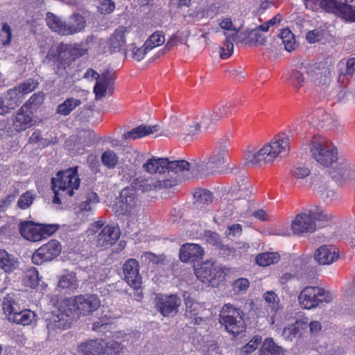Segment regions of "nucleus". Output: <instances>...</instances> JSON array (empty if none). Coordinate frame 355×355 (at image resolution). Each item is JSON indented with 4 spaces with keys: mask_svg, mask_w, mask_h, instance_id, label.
Masks as SVG:
<instances>
[{
    "mask_svg": "<svg viewBox=\"0 0 355 355\" xmlns=\"http://www.w3.org/2000/svg\"><path fill=\"white\" fill-rule=\"evenodd\" d=\"M231 141L227 136L218 138L211 153L203 160L192 159L189 162L188 171L191 176L199 178L209 175L213 169L226 164L230 157Z\"/></svg>",
    "mask_w": 355,
    "mask_h": 355,
    "instance_id": "1",
    "label": "nucleus"
},
{
    "mask_svg": "<svg viewBox=\"0 0 355 355\" xmlns=\"http://www.w3.org/2000/svg\"><path fill=\"white\" fill-rule=\"evenodd\" d=\"M288 141L286 134L280 133L257 152L248 151L245 155V159L247 164L252 165L271 163L275 158L288 155L290 150Z\"/></svg>",
    "mask_w": 355,
    "mask_h": 355,
    "instance_id": "2",
    "label": "nucleus"
},
{
    "mask_svg": "<svg viewBox=\"0 0 355 355\" xmlns=\"http://www.w3.org/2000/svg\"><path fill=\"white\" fill-rule=\"evenodd\" d=\"M80 182L77 167L58 171L56 177L51 179L52 189L54 193L53 202L61 204L62 200L72 197L75 191L78 189Z\"/></svg>",
    "mask_w": 355,
    "mask_h": 355,
    "instance_id": "3",
    "label": "nucleus"
},
{
    "mask_svg": "<svg viewBox=\"0 0 355 355\" xmlns=\"http://www.w3.org/2000/svg\"><path fill=\"white\" fill-rule=\"evenodd\" d=\"M218 121L212 110L205 111L194 117L187 119L175 133L186 142L193 141L202 130H207Z\"/></svg>",
    "mask_w": 355,
    "mask_h": 355,
    "instance_id": "4",
    "label": "nucleus"
},
{
    "mask_svg": "<svg viewBox=\"0 0 355 355\" xmlns=\"http://www.w3.org/2000/svg\"><path fill=\"white\" fill-rule=\"evenodd\" d=\"M87 236L98 248L107 249L120 237L119 228L114 225H105L102 220L92 223L87 231Z\"/></svg>",
    "mask_w": 355,
    "mask_h": 355,
    "instance_id": "5",
    "label": "nucleus"
},
{
    "mask_svg": "<svg viewBox=\"0 0 355 355\" xmlns=\"http://www.w3.org/2000/svg\"><path fill=\"white\" fill-rule=\"evenodd\" d=\"M68 309L73 318L81 315H87L96 311L101 306L99 297L94 294L79 295L66 298L61 304Z\"/></svg>",
    "mask_w": 355,
    "mask_h": 355,
    "instance_id": "6",
    "label": "nucleus"
},
{
    "mask_svg": "<svg viewBox=\"0 0 355 355\" xmlns=\"http://www.w3.org/2000/svg\"><path fill=\"white\" fill-rule=\"evenodd\" d=\"M329 216L322 209L313 207L295 216L291 227L294 234L313 232L316 230L315 220L326 221Z\"/></svg>",
    "mask_w": 355,
    "mask_h": 355,
    "instance_id": "7",
    "label": "nucleus"
},
{
    "mask_svg": "<svg viewBox=\"0 0 355 355\" xmlns=\"http://www.w3.org/2000/svg\"><path fill=\"white\" fill-rule=\"evenodd\" d=\"M46 23L50 29L61 35H71L81 32L85 27V18L79 14H73L67 22L58 16L48 13Z\"/></svg>",
    "mask_w": 355,
    "mask_h": 355,
    "instance_id": "8",
    "label": "nucleus"
},
{
    "mask_svg": "<svg viewBox=\"0 0 355 355\" xmlns=\"http://www.w3.org/2000/svg\"><path fill=\"white\" fill-rule=\"evenodd\" d=\"M219 322L225 329L233 336L245 331V322L243 318V311L230 304H225L220 312Z\"/></svg>",
    "mask_w": 355,
    "mask_h": 355,
    "instance_id": "9",
    "label": "nucleus"
},
{
    "mask_svg": "<svg viewBox=\"0 0 355 355\" xmlns=\"http://www.w3.org/2000/svg\"><path fill=\"white\" fill-rule=\"evenodd\" d=\"M310 150L317 162L329 166L337 160V150L331 142L320 136H314L311 141Z\"/></svg>",
    "mask_w": 355,
    "mask_h": 355,
    "instance_id": "10",
    "label": "nucleus"
},
{
    "mask_svg": "<svg viewBox=\"0 0 355 355\" xmlns=\"http://www.w3.org/2000/svg\"><path fill=\"white\" fill-rule=\"evenodd\" d=\"M189 162L185 160L169 161L167 158L153 157L143 164V168L149 173H172L178 175L188 171Z\"/></svg>",
    "mask_w": 355,
    "mask_h": 355,
    "instance_id": "11",
    "label": "nucleus"
},
{
    "mask_svg": "<svg viewBox=\"0 0 355 355\" xmlns=\"http://www.w3.org/2000/svg\"><path fill=\"white\" fill-rule=\"evenodd\" d=\"M123 349L121 343L109 340H91L81 343L78 352L83 355H119Z\"/></svg>",
    "mask_w": 355,
    "mask_h": 355,
    "instance_id": "12",
    "label": "nucleus"
},
{
    "mask_svg": "<svg viewBox=\"0 0 355 355\" xmlns=\"http://www.w3.org/2000/svg\"><path fill=\"white\" fill-rule=\"evenodd\" d=\"M56 224L35 223L32 221H24L19 225L21 235L28 241H38L52 235L58 230Z\"/></svg>",
    "mask_w": 355,
    "mask_h": 355,
    "instance_id": "13",
    "label": "nucleus"
},
{
    "mask_svg": "<svg viewBox=\"0 0 355 355\" xmlns=\"http://www.w3.org/2000/svg\"><path fill=\"white\" fill-rule=\"evenodd\" d=\"M194 270L200 281L212 286L218 285L225 277V268L215 261H206L195 268Z\"/></svg>",
    "mask_w": 355,
    "mask_h": 355,
    "instance_id": "14",
    "label": "nucleus"
},
{
    "mask_svg": "<svg viewBox=\"0 0 355 355\" xmlns=\"http://www.w3.org/2000/svg\"><path fill=\"white\" fill-rule=\"evenodd\" d=\"M331 299V295L329 292L318 286H306L298 296L301 306L306 309L315 308L320 302H328Z\"/></svg>",
    "mask_w": 355,
    "mask_h": 355,
    "instance_id": "15",
    "label": "nucleus"
},
{
    "mask_svg": "<svg viewBox=\"0 0 355 355\" xmlns=\"http://www.w3.org/2000/svg\"><path fill=\"white\" fill-rule=\"evenodd\" d=\"M178 182V180L172 178L171 180H158L151 176L146 175H140L136 177L131 183V187L135 191H140L142 193H146L153 191H157L162 189L173 187Z\"/></svg>",
    "mask_w": 355,
    "mask_h": 355,
    "instance_id": "16",
    "label": "nucleus"
},
{
    "mask_svg": "<svg viewBox=\"0 0 355 355\" xmlns=\"http://www.w3.org/2000/svg\"><path fill=\"white\" fill-rule=\"evenodd\" d=\"M317 66L311 62H303L284 74V80L295 88L301 87L306 80L304 73L311 79Z\"/></svg>",
    "mask_w": 355,
    "mask_h": 355,
    "instance_id": "17",
    "label": "nucleus"
},
{
    "mask_svg": "<svg viewBox=\"0 0 355 355\" xmlns=\"http://www.w3.org/2000/svg\"><path fill=\"white\" fill-rule=\"evenodd\" d=\"M73 320L68 309L64 306L61 309L55 311L46 318V327L49 334H58L69 328Z\"/></svg>",
    "mask_w": 355,
    "mask_h": 355,
    "instance_id": "18",
    "label": "nucleus"
},
{
    "mask_svg": "<svg viewBox=\"0 0 355 355\" xmlns=\"http://www.w3.org/2000/svg\"><path fill=\"white\" fill-rule=\"evenodd\" d=\"M62 250L59 241L52 239L39 248L32 255L33 263L40 265L50 261L57 257Z\"/></svg>",
    "mask_w": 355,
    "mask_h": 355,
    "instance_id": "19",
    "label": "nucleus"
},
{
    "mask_svg": "<svg viewBox=\"0 0 355 355\" xmlns=\"http://www.w3.org/2000/svg\"><path fill=\"white\" fill-rule=\"evenodd\" d=\"M124 279L135 290H139L142 284V277L139 272V264L135 259H129L123 266Z\"/></svg>",
    "mask_w": 355,
    "mask_h": 355,
    "instance_id": "20",
    "label": "nucleus"
},
{
    "mask_svg": "<svg viewBox=\"0 0 355 355\" xmlns=\"http://www.w3.org/2000/svg\"><path fill=\"white\" fill-rule=\"evenodd\" d=\"M122 213L130 216H135L137 213L139 201L136 191L132 187L124 188L119 197Z\"/></svg>",
    "mask_w": 355,
    "mask_h": 355,
    "instance_id": "21",
    "label": "nucleus"
},
{
    "mask_svg": "<svg viewBox=\"0 0 355 355\" xmlns=\"http://www.w3.org/2000/svg\"><path fill=\"white\" fill-rule=\"evenodd\" d=\"M99 198L96 193L91 191L85 192L81 196L80 202L75 207L76 214L81 219L87 218L93 214Z\"/></svg>",
    "mask_w": 355,
    "mask_h": 355,
    "instance_id": "22",
    "label": "nucleus"
},
{
    "mask_svg": "<svg viewBox=\"0 0 355 355\" xmlns=\"http://www.w3.org/2000/svg\"><path fill=\"white\" fill-rule=\"evenodd\" d=\"M58 59L70 64L75 59L84 55L86 49L76 44H60L58 47Z\"/></svg>",
    "mask_w": 355,
    "mask_h": 355,
    "instance_id": "23",
    "label": "nucleus"
},
{
    "mask_svg": "<svg viewBox=\"0 0 355 355\" xmlns=\"http://www.w3.org/2000/svg\"><path fill=\"white\" fill-rule=\"evenodd\" d=\"M33 125L30 107L25 103L17 111L12 119V128L17 132L26 130Z\"/></svg>",
    "mask_w": 355,
    "mask_h": 355,
    "instance_id": "24",
    "label": "nucleus"
},
{
    "mask_svg": "<svg viewBox=\"0 0 355 355\" xmlns=\"http://www.w3.org/2000/svg\"><path fill=\"white\" fill-rule=\"evenodd\" d=\"M333 5H329L330 11L342 18L355 21V7L349 3L354 0H330Z\"/></svg>",
    "mask_w": 355,
    "mask_h": 355,
    "instance_id": "25",
    "label": "nucleus"
},
{
    "mask_svg": "<svg viewBox=\"0 0 355 355\" xmlns=\"http://www.w3.org/2000/svg\"><path fill=\"white\" fill-rule=\"evenodd\" d=\"M180 304V298L175 295H162L158 298L156 306L164 316H169L177 313Z\"/></svg>",
    "mask_w": 355,
    "mask_h": 355,
    "instance_id": "26",
    "label": "nucleus"
},
{
    "mask_svg": "<svg viewBox=\"0 0 355 355\" xmlns=\"http://www.w3.org/2000/svg\"><path fill=\"white\" fill-rule=\"evenodd\" d=\"M132 29L130 26H120L116 29L110 38V48L114 51H119L126 40L134 35Z\"/></svg>",
    "mask_w": 355,
    "mask_h": 355,
    "instance_id": "27",
    "label": "nucleus"
},
{
    "mask_svg": "<svg viewBox=\"0 0 355 355\" xmlns=\"http://www.w3.org/2000/svg\"><path fill=\"white\" fill-rule=\"evenodd\" d=\"M317 66V69L313 72L311 80L315 84L323 88L327 87L332 78L333 70L330 66H326L323 63H314Z\"/></svg>",
    "mask_w": 355,
    "mask_h": 355,
    "instance_id": "28",
    "label": "nucleus"
},
{
    "mask_svg": "<svg viewBox=\"0 0 355 355\" xmlns=\"http://www.w3.org/2000/svg\"><path fill=\"white\" fill-rule=\"evenodd\" d=\"M329 119H330L329 114L326 113L323 110L318 109L308 115L306 119L302 121V124H300L298 127H297V129L302 132L306 130L307 126L316 127L321 123H324L322 126H324L326 124L329 125Z\"/></svg>",
    "mask_w": 355,
    "mask_h": 355,
    "instance_id": "29",
    "label": "nucleus"
},
{
    "mask_svg": "<svg viewBox=\"0 0 355 355\" xmlns=\"http://www.w3.org/2000/svg\"><path fill=\"white\" fill-rule=\"evenodd\" d=\"M186 311L185 316L191 319L194 324H201L205 321V318L202 316V311H204L203 305L190 297H185Z\"/></svg>",
    "mask_w": 355,
    "mask_h": 355,
    "instance_id": "30",
    "label": "nucleus"
},
{
    "mask_svg": "<svg viewBox=\"0 0 355 355\" xmlns=\"http://www.w3.org/2000/svg\"><path fill=\"white\" fill-rule=\"evenodd\" d=\"M113 84L114 78L112 74L107 71L101 73V77L97 79L94 87L96 99H101L107 92H110L112 89Z\"/></svg>",
    "mask_w": 355,
    "mask_h": 355,
    "instance_id": "31",
    "label": "nucleus"
},
{
    "mask_svg": "<svg viewBox=\"0 0 355 355\" xmlns=\"http://www.w3.org/2000/svg\"><path fill=\"white\" fill-rule=\"evenodd\" d=\"M338 257V251L335 246H320L314 254V258L320 264L328 265L332 263Z\"/></svg>",
    "mask_w": 355,
    "mask_h": 355,
    "instance_id": "32",
    "label": "nucleus"
},
{
    "mask_svg": "<svg viewBox=\"0 0 355 355\" xmlns=\"http://www.w3.org/2000/svg\"><path fill=\"white\" fill-rule=\"evenodd\" d=\"M354 166L348 160H342L337 164L334 178L340 184L346 182L354 176Z\"/></svg>",
    "mask_w": 355,
    "mask_h": 355,
    "instance_id": "33",
    "label": "nucleus"
},
{
    "mask_svg": "<svg viewBox=\"0 0 355 355\" xmlns=\"http://www.w3.org/2000/svg\"><path fill=\"white\" fill-rule=\"evenodd\" d=\"M203 255L202 248L198 244L186 243L180 249L179 257L182 261H194Z\"/></svg>",
    "mask_w": 355,
    "mask_h": 355,
    "instance_id": "34",
    "label": "nucleus"
},
{
    "mask_svg": "<svg viewBox=\"0 0 355 355\" xmlns=\"http://www.w3.org/2000/svg\"><path fill=\"white\" fill-rule=\"evenodd\" d=\"M21 102L17 93L14 90L9 89L0 97V114L5 115L17 107Z\"/></svg>",
    "mask_w": 355,
    "mask_h": 355,
    "instance_id": "35",
    "label": "nucleus"
},
{
    "mask_svg": "<svg viewBox=\"0 0 355 355\" xmlns=\"http://www.w3.org/2000/svg\"><path fill=\"white\" fill-rule=\"evenodd\" d=\"M159 130V126L141 125L132 128L130 131L123 133V138L128 140H136L146 136L157 132Z\"/></svg>",
    "mask_w": 355,
    "mask_h": 355,
    "instance_id": "36",
    "label": "nucleus"
},
{
    "mask_svg": "<svg viewBox=\"0 0 355 355\" xmlns=\"http://www.w3.org/2000/svg\"><path fill=\"white\" fill-rule=\"evenodd\" d=\"M78 287V282L74 272H67L62 275L58 282V289L64 293L73 292Z\"/></svg>",
    "mask_w": 355,
    "mask_h": 355,
    "instance_id": "37",
    "label": "nucleus"
},
{
    "mask_svg": "<svg viewBox=\"0 0 355 355\" xmlns=\"http://www.w3.org/2000/svg\"><path fill=\"white\" fill-rule=\"evenodd\" d=\"M19 266L17 258L5 250H0V268L5 272L10 273Z\"/></svg>",
    "mask_w": 355,
    "mask_h": 355,
    "instance_id": "38",
    "label": "nucleus"
},
{
    "mask_svg": "<svg viewBox=\"0 0 355 355\" xmlns=\"http://www.w3.org/2000/svg\"><path fill=\"white\" fill-rule=\"evenodd\" d=\"M2 307L8 320H10L11 318L14 317L23 309V307H21L19 300L10 295L3 298Z\"/></svg>",
    "mask_w": 355,
    "mask_h": 355,
    "instance_id": "39",
    "label": "nucleus"
},
{
    "mask_svg": "<svg viewBox=\"0 0 355 355\" xmlns=\"http://www.w3.org/2000/svg\"><path fill=\"white\" fill-rule=\"evenodd\" d=\"M263 298L268 304V316L270 318L269 322L273 324L275 323L274 317L279 309L278 296L273 291H268L264 294Z\"/></svg>",
    "mask_w": 355,
    "mask_h": 355,
    "instance_id": "40",
    "label": "nucleus"
},
{
    "mask_svg": "<svg viewBox=\"0 0 355 355\" xmlns=\"http://www.w3.org/2000/svg\"><path fill=\"white\" fill-rule=\"evenodd\" d=\"M35 317L34 311L23 308L14 317L11 318L10 321L26 326L31 324L35 320Z\"/></svg>",
    "mask_w": 355,
    "mask_h": 355,
    "instance_id": "41",
    "label": "nucleus"
},
{
    "mask_svg": "<svg viewBox=\"0 0 355 355\" xmlns=\"http://www.w3.org/2000/svg\"><path fill=\"white\" fill-rule=\"evenodd\" d=\"M259 355H284V350L272 338H268L263 341L259 349Z\"/></svg>",
    "mask_w": 355,
    "mask_h": 355,
    "instance_id": "42",
    "label": "nucleus"
},
{
    "mask_svg": "<svg viewBox=\"0 0 355 355\" xmlns=\"http://www.w3.org/2000/svg\"><path fill=\"white\" fill-rule=\"evenodd\" d=\"M38 83L33 79L29 78L24 81L19 85L10 89L17 93V96L19 97V101L21 103L24 96L33 92L37 86Z\"/></svg>",
    "mask_w": 355,
    "mask_h": 355,
    "instance_id": "43",
    "label": "nucleus"
},
{
    "mask_svg": "<svg viewBox=\"0 0 355 355\" xmlns=\"http://www.w3.org/2000/svg\"><path fill=\"white\" fill-rule=\"evenodd\" d=\"M212 111L218 121L223 118L229 117L235 112V103L232 102L222 103L217 105Z\"/></svg>",
    "mask_w": 355,
    "mask_h": 355,
    "instance_id": "44",
    "label": "nucleus"
},
{
    "mask_svg": "<svg viewBox=\"0 0 355 355\" xmlns=\"http://www.w3.org/2000/svg\"><path fill=\"white\" fill-rule=\"evenodd\" d=\"M80 104L81 101L80 99L72 97L68 98L58 105L56 112L60 115L67 116Z\"/></svg>",
    "mask_w": 355,
    "mask_h": 355,
    "instance_id": "45",
    "label": "nucleus"
},
{
    "mask_svg": "<svg viewBox=\"0 0 355 355\" xmlns=\"http://www.w3.org/2000/svg\"><path fill=\"white\" fill-rule=\"evenodd\" d=\"M279 37L282 40V43L284 46V49L291 52L295 49V37L294 34L288 28L282 29Z\"/></svg>",
    "mask_w": 355,
    "mask_h": 355,
    "instance_id": "46",
    "label": "nucleus"
},
{
    "mask_svg": "<svg viewBox=\"0 0 355 355\" xmlns=\"http://www.w3.org/2000/svg\"><path fill=\"white\" fill-rule=\"evenodd\" d=\"M306 8L312 11H318L322 9L326 12H331L329 5H333L330 0H304Z\"/></svg>",
    "mask_w": 355,
    "mask_h": 355,
    "instance_id": "47",
    "label": "nucleus"
},
{
    "mask_svg": "<svg viewBox=\"0 0 355 355\" xmlns=\"http://www.w3.org/2000/svg\"><path fill=\"white\" fill-rule=\"evenodd\" d=\"M236 37V33L226 35L225 40L223 43V45L220 46V58L222 59H227L232 54L234 51L233 42L235 40Z\"/></svg>",
    "mask_w": 355,
    "mask_h": 355,
    "instance_id": "48",
    "label": "nucleus"
},
{
    "mask_svg": "<svg viewBox=\"0 0 355 355\" xmlns=\"http://www.w3.org/2000/svg\"><path fill=\"white\" fill-rule=\"evenodd\" d=\"M311 257L307 255L301 256L293 261V267L297 275H302L308 271L310 266L309 265ZM302 277V276H301Z\"/></svg>",
    "mask_w": 355,
    "mask_h": 355,
    "instance_id": "49",
    "label": "nucleus"
},
{
    "mask_svg": "<svg viewBox=\"0 0 355 355\" xmlns=\"http://www.w3.org/2000/svg\"><path fill=\"white\" fill-rule=\"evenodd\" d=\"M279 260V255L275 252H265L259 254L256 258L257 263L260 266H267L277 263Z\"/></svg>",
    "mask_w": 355,
    "mask_h": 355,
    "instance_id": "50",
    "label": "nucleus"
},
{
    "mask_svg": "<svg viewBox=\"0 0 355 355\" xmlns=\"http://www.w3.org/2000/svg\"><path fill=\"white\" fill-rule=\"evenodd\" d=\"M165 42V36L162 31H155L145 42L150 51L157 46L162 45Z\"/></svg>",
    "mask_w": 355,
    "mask_h": 355,
    "instance_id": "51",
    "label": "nucleus"
},
{
    "mask_svg": "<svg viewBox=\"0 0 355 355\" xmlns=\"http://www.w3.org/2000/svg\"><path fill=\"white\" fill-rule=\"evenodd\" d=\"M102 164L108 168H114L119 162L116 154L111 150H105L101 155Z\"/></svg>",
    "mask_w": 355,
    "mask_h": 355,
    "instance_id": "52",
    "label": "nucleus"
},
{
    "mask_svg": "<svg viewBox=\"0 0 355 355\" xmlns=\"http://www.w3.org/2000/svg\"><path fill=\"white\" fill-rule=\"evenodd\" d=\"M40 278L37 270L34 267L27 269L24 275L25 284L32 288L36 287L39 284Z\"/></svg>",
    "mask_w": 355,
    "mask_h": 355,
    "instance_id": "53",
    "label": "nucleus"
},
{
    "mask_svg": "<svg viewBox=\"0 0 355 355\" xmlns=\"http://www.w3.org/2000/svg\"><path fill=\"white\" fill-rule=\"evenodd\" d=\"M12 35L10 26L6 23H3L0 32V41L3 46H7L10 44Z\"/></svg>",
    "mask_w": 355,
    "mask_h": 355,
    "instance_id": "54",
    "label": "nucleus"
},
{
    "mask_svg": "<svg viewBox=\"0 0 355 355\" xmlns=\"http://www.w3.org/2000/svg\"><path fill=\"white\" fill-rule=\"evenodd\" d=\"M34 199L35 195L33 192L28 191L19 197L17 201V205L21 209H26L32 205Z\"/></svg>",
    "mask_w": 355,
    "mask_h": 355,
    "instance_id": "55",
    "label": "nucleus"
},
{
    "mask_svg": "<svg viewBox=\"0 0 355 355\" xmlns=\"http://www.w3.org/2000/svg\"><path fill=\"white\" fill-rule=\"evenodd\" d=\"M183 42H184V40L182 38L181 33L177 32V33H174L173 35H172L171 36V37L166 42L164 49H162L161 51L162 54L166 53V51L171 50L174 46H175L178 44V43H179V42L182 43Z\"/></svg>",
    "mask_w": 355,
    "mask_h": 355,
    "instance_id": "56",
    "label": "nucleus"
},
{
    "mask_svg": "<svg viewBox=\"0 0 355 355\" xmlns=\"http://www.w3.org/2000/svg\"><path fill=\"white\" fill-rule=\"evenodd\" d=\"M261 342V338L260 336H257L253 337L248 344L242 347L241 352L244 354H248L253 352L257 349Z\"/></svg>",
    "mask_w": 355,
    "mask_h": 355,
    "instance_id": "57",
    "label": "nucleus"
},
{
    "mask_svg": "<svg viewBox=\"0 0 355 355\" xmlns=\"http://www.w3.org/2000/svg\"><path fill=\"white\" fill-rule=\"evenodd\" d=\"M292 174L296 178L301 179L310 174L309 168L303 164L295 165L292 169Z\"/></svg>",
    "mask_w": 355,
    "mask_h": 355,
    "instance_id": "58",
    "label": "nucleus"
},
{
    "mask_svg": "<svg viewBox=\"0 0 355 355\" xmlns=\"http://www.w3.org/2000/svg\"><path fill=\"white\" fill-rule=\"evenodd\" d=\"M250 283L246 278H239L233 283V290L235 293H239L245 291L249 287Z\"/></svg>",
    "mask_w": 355,
    "mask_h": 355,
    "instance_id": "59",
    "label": "nucleus"
},
{
    "mask_svg": "<svg viewBox=\"0 0 355 355\" xmlns=\"http://www.w3.org/2000/svg\"><path fill=\"white\" fill-rule=\"evenodd\" d=\"M115 8V4L112 0H103L98 6V11L102 14L111 13Z\"/></svg>",
    "mask_w": 355,
    "mask_h": 355,
    "instance_id": "60",
    "label": "nucleus"
},
{
    "mask_svg": "<svg viewBox=\"0 0 355 355\" xmlns=\"http://www.w3.org/2000/svg\"><path fill=\"white\" fill-rule=\"evenodd\" d=\"M345 71L342 73L338 78V80H340L342 76L352 77L355 73V58H349L345 62Z\"/></svg>",
    "mask_w": 355,
    "mask_h": 355,
    "instance_id": "61",
    "label": "nucleus"
},
{
    "mask_svg": "<svg viewBox=\"0 0 355 355\" xmlns=\"http://www.w3.org/2000/svg\"><path fill=\"white\" fill-rule=\"evenodd\" d=\"M150 51L149 49L146 46V44L144 43L142 46L140 48H136L134 47L132 50V57L137 60L140 61L141 60L145 55L148 53V52Z\"/></svg>",
    "mask_w": 355,
    "mask_h": 355,
    "instance_id": "62",
    "label": "nucleus"
},
{
    "mask_svg": "<svg viewBox=\"0 0 355 355\" xmlns=\"http://www.w3.org/2000/svg\"><path fill=\"white\" fill-rule=\"evenodd\" d=\"M242 225L241 224H233L229 225L225 232V234L228 236L236 237L241 234Z\"/></svg>",
    "mask_w": 355,
    "mask_h": 355,
    "instance_id": "63",
    "label": "nucleus"
},
{
    "mask_svg": "<svg viewBox=\"0 0 355 355\" xmlns=\"http://www.w3.org/2000/svg\"><path fill=\"white\" fill-rule=\"evenodd\" d=\"M194 196L201 202H209L212 198L211 193L208 190L203 189L196 191Z\"/></svg>",
    "mask_w": 355,
    "mask_h": 355,
    "instance_id": "64",
    "label": "nucleus"
}]
</instances>
